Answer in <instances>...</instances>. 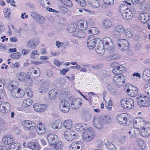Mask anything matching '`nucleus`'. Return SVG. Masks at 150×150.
<instances>
[{
  "label": "nucleus",
  "mask_w": 150,
  "mask_h": 150,
  "mask_svg": "<svg viewBox=\"0 0 150 150\" xmlns=\"http://www.w3.org/2000/svg\"><path fill=\"white\" fill-rule=\"evenodd\" d=\"M3 143L5 144L9 145L14 142L13 139L11 135L7 134L2 139Z\"/></svg>",
  "instance_id": "obj_18"
},
{
  "label": "nucleus",
  "mask_w": 150,
  "mask_h": 150,
  "mask_svg": "<svg viewBox=\"0 0 150 150\" xmlns=\"http://www.w3.org/2000/svg\"><path fill=\"white\" fill-rule=\"evenodd\" d=\"M58 94L57 90L55 89H52L49 92V96L50 99H55L57 97Z\"/></svg>",
  "instance_id": "obj_32"
},
{
  "label": "nucleus",
  "mask_w": 150,
  "mask_h": 150,
  "mask_svg": "<svg viewBox=\"0 0 150 150\" xmlns=\"http://www.w3.org/2000/svg\"><path fill=\"white\" fill-rule=\"evenodd\" d=\"M80 28L82 30H86L88 27L87 23L86 21H80L78 25Z\"/></svg>",
  "instance_id": "obj_34"
},
{
  "label": "nucleus",
  "mask_w": 150,
  "mask_h": 150,
  "mask_svg": "<svg viewBox=\"0 0 150 150\" xmlns=\"http://www.w3.org/2000/svg\"><path fill=\"white\" fill-rule=\"evenodd\" d=\"M88 2L94 8H97L100 6V3L98 0H88Z\"/></svg>",
  "instance_id": "obj_38"
},
{
  "label": "nucleus",
  "mask_w": 150,
  "mask_h": 150,
  "mask_svg": "<svg viewBox=\"0 0 150 150\" xmlns=\"http://www.w3.org/2000/svg\"><path fill=\"white\" fill-rule=\"evenodd\" d=\"M72 126V122L69 120H66L62 123V127L69 129L71 128Z\"/></svg>",
  "instance_id": "obj_36"
},
{
  "label": "nucleus",
  "mask_w": 150,
  "mask_h": 150,
  "mask_svg": "<svg viewBox=\"0 0 150 150\" xmlns=\"http://www.w3.org/2000/svg\"><path fill=\"white\" fill-rule=\"evenodd\" d=\"M40 69L37 67H35L33 78L34 79H36L40 76Z\"/></svg>",
  "instance_id": "obj_43"
},
{
  "label": "nucleus",
  "mask_w": 150,
  "mask_h": 150,
  "mask_svg": "<svg viewBox=\"0 0 150 150\" xmlns=\"http://www.w3.org/2000/svg\"><path fill=\"white\" fill-rule=\"evenodd\" d=\"M21 53L19 52H17L12 54L11 55V58L14 59H18L20 58L21 56Z\"/></svg>",
  "instance_id": "obj_56"
},
{
  "label": "nucleus",
  "mask_w": 150,
  "mask_h": 150,
  "mask_svg": "<svg viewBox=\"0 0 150 150\" xmlns=\"http://www.w3.org/2000/svg\"><path fill=\"white\" fill-rule=\"evenodd\" d=\"M113 82L117 87H120L123 86V84L125 82V81H113Z\"/></svg>",
  "instance_id": "obj_62"
},
{
  "label": "nucleus",
  "mask_w": 150,
  "mask_h": 150,
  "mask_svg": "<svg viewBox=\"0 0 150 150\" xmlns=\"http://www.w3.org/2000/svg\"><path fill=\"white\" fill-rule=\"evenodd\" d=\"M52 127L53 129H59L62 127V123L59 120L54 121L52 124Z\"/></svg>",
  "instance_id": "obj_26"
},
{
  "label": "nucleus",
  "mask_w": 150,
  "mask_h": 150,
  "mask_svg": "<svg viewBox=\"0 0 150 150\" xmlns=\"http://www.w3.org/2000/svg\"><path fill=\"white\" fill-rule=\"evenodd\" d=\"M72 35L79 38H83L85 36L84 33L81 30H76L74 33H73Z\"/></svg>",
  "instance_id": "obj_42"
},
{
  "label": "nucleus",
  "mask_w": 150,
  "mask_h": 150,
  "mask_svg": "<svg viewBox=\"0 0 150 150\" xmlns=\"http://www.w3.org/2000/svg\"><path fill=\"white\" fill-rule=\"evenodd\" d=\"M139 127H135L134 128H132L130 130V131L128 132V133L131 136L136 138L138 135L137 132L139 131Z\"/></svg>",
  "instance_id": "obj_31"
},
{
  "label": "nucleus",
  "mask_w": 150,
  "mask_h": 150,
  "mask_svg": "<svg viewBox=\"0 0 150 150\" xmlns=\"http://www.w3.org/2000/svg\"><path fill=\"white\" fill-rule=\"evenodd\" d=\"M120 57V56L119 54H115L109 56V58L111 59V60H115L119 59Z\"/></svg>",
  "instance_id": "obj_61"
},
{
  "label": "nucleus",
  "mask_w": 150,
  "mask_h": 150,
  "mask_svg": "<svg viewBox=\"0 0 150 150\" xmlns=\"http://www.w3.org/2000/svg\"><path fill=\"white\" fill-rule=\"evenodd\" d=\"M125 35L127 37L131 38L133 35V31L130 29H127L125 32Z\"/></svg>",
  "instance_id": "obj_58"
},
{
  "label": "nucleus",
  "mask_w": 150,
  "mask_h": 150,
  "mask_svg": "<svg viewBox=\"0 0 150 150\" xmlns=\"http://www.w3.org/2000/svg\"><path fill=\"white\" fill-rule=\"evenodd\" d=\"M45 84H43L40 87L39 91L40 93H44L47 91V88L45 86Z\"/></svg>",
  "instance_id": "obj_57"
},
{
  "label": "nucleus",
  "mask_w": 150,
  "mask_h": 150,
  "mask_svg": "<svg viewBox=\"0 0 150 150\" xmlns=\"http://www.w3.org/2000/svg\"><path fill=\"white\" fill-rule=\"evenodd\" d=\"M115 29L121 34H123L125 31V29L124 28L122 25H117L115 28Z\"/></svg>",
  "instance_id": "obj_47"
},
{
  "label": "nucleus",
  "mask_w": 150,
  "mask_h": 150,
  "mask_svg": "<svg viewBox=\"0 0 150 150\" xmlns=\"http://www.w3.org/2000/svg\"><path fill=\"white\" fill-rule=\"evenodd\" d=\"M38 41L37 42L34 40H31L28 42L26 46L28 47L34 49L38 45Z\"/></svg>",
  "instance_id": "obj_28"
},
{
  "label": "nucleus",
  "mask_w": 150,
  "mask_h": 150,
  "mask_svg": "<svg viewBox=\"0 0 150 150\" xmlns=\"http://www.w3.org/2000/svg\"><path fill=\"white\" fill-rule=\"evenodd\" d=\"M134 100L130 98H125L120 100L122 107L127 110H130L134 107Z\"/></svg>",
  "instance_id": "obj_2"
},
{
  "label": "nucleus",
  "mask_w": 150,
  "mask_h": 150,
  "mask_svg": "<svg viewBox=\"0 0 150 150\" xmlns=\"http://www.w3.org/2000/svg\"><path fill=\"white\" fill-rule=\"evenodd\" d=\"M120 11L122 14V13L124 12V11H128V8H127V5L125 4H121L119 7Z\"/></svg>",
  "instance_id": "obj_49"
},
{
  "label": "nucleus",
  "mask_w": 150,
  "mask_h": 150,
  "mask_svg": "<svg viewBox=\"0 0 150 150\" xmlns=\"http://www.w3.org/2000/svg\"><path fill=\"white\" fill-rule=\"evenodd\" d=\"M63 146L62 143L60 142H56V143L52 144L51 145V146L52 147H54L57 150H60Z\"/></svg>",
  "instance_id": "obj_37"
},
{
  "label": "nucleus",
  "mask_w": 150,
  "mask_h": 150,
  "mask_svg": "<svg viewBox=\"0 0 150 150\" xmlns=\"http://www.w3.org/2000/svg\"><path fill=\"white\" fill-rule=\"evenodd\" d=\"M22 124L25 129L30 130L34 129L36 126L34 122L29 120L23 121Z\"/></svg>",
  "instance_id": "obj_11"
},
{
  "label": "nucleus",
  "mask_w": 150,
  "mask_h": 150,
  "mask_svg": "<svg viewBox=\"0 0 150 150\" xmlns=\"http://www.w3.org/2000/svg\"><path fill=\"white\" fill-rule=\"evenodd\" d=\"M94 126L99 129H103L104 127V122L100 116H96L93 121Z\"/></svg>",
  "instance_id": "obj_8"
},
{
  "label": "nucleus",
  "mask_w": 150,
  "mask_h": 150,
  "mask_svg": "<svg viewBox=\"0 0 150 150\" xmlns=\"http://www.w3.org/2000/svg\"><path fill=\"white\" fill-rule=\"evenodd\" d=\"M81 100L79 98L73 100L71 103V105H74V109L79 108L82 104Z\"/></svg>",
  "instance_id": "obj_30"
},
{
  "label": "nucleus",
  "mask_w": 150,
  "mask_h": 150,
  "mask_svg": "<svg viewBox=\"0 0 150 150\" xmlns=\"http://www.w3.org/2000/svg\"><path fill=\"white\" fill-rule=\"evenodd\" d=\"M62 4L70 7H72V4L70 0H59Z\"/></svg>",
  "instance_id": "obj_48"
},
{
  "label": "nucleus",
  "mask_w": 150,
  "mask_h": 150,
  "mask_svg": "<svg viewBox=\"0 0 150 150\" xmlns=\"http://www.w3.org/2000/svg\"><path fill=\"white\" fill-rule=\"evenodd\" d=\"M104 26L105 28H108L111 26L112 24L111 22L108 20H104L103 22Z\"/></svg>",
  "instance_id": "obj_52"
},
{
  "label": "nucleus",
  "mask_w": 150,
  "mask_h": 150,
  "mask_svg": "<svg viewBox=\"0 0 150 150\" xmlns=\"http://www.w3.org/2000/svg\"><path fill=\"white\" fill-rule=\"evenodd\" d=\"M10 105L8 103H3L0 107V110L4 113L10 112Z\"/></svg>",
  "instance_id": "obj_15"
},
{
  "label": "nucleus",
  "mask_w": 150,
  "mask_h": 150,
  "mask_svg": "<svg viewBox=\"0 0 150 150\" xmlns=\"http://www.w3.org/2000/svg\"><path fill=\"white\" fill-rule=\"evenodd\" d=\"M128 11H124V12L122 13V16L125 19H129L133 17V15L132 12L129 10Z\"/></svg>",
  "instance_id": "obj_24"
},
{
  "label": "nucleus",
  "mask_w": 150,
  "mask_h": 150,
  "mask_svg": "<svg viewBox=\"0 0 150 150\" xmlns=\"http://www.w3.org/2000/svg\"><path fill=\"white\" fill-rule=\"evenodd\" d=\"M119 65V64L116 62H114L111 64V66L113 68L112 72L114 74L123 73L124 72H125V67L122 65Z\"/></svg>",
  "instance_id": "obj_6"
},
{
  "label": "nucleus",
  "mask_w": 150,
  "mask_h": 150,
  "mask_svg": "<svg viewBox=\"0 0 150 150\" xmlns=\"http://www.w3.org/2000/svg\"><path fill=\"white\" fill-rule=\"evenodd\" d=\"M103 44L104 45L106 49L110 52H112L114 49V45L110 38L105 37L103 39Z\"/></svg>",
  "instance_id": "obj_5"
},
{
  "label": "nucleus",
  "mask_w": 150,
  "mask_h": 150,
  "mask_svg": "<svg viewBox=\"0 0 150 150\" xmlns=\"http://www.w3.org/2000/svg\"><path fill=\"white\" fill-rule=\"evenodd\" d=\"M103 41L100 39L98 38L96 39V43L94 47L97 53L100 55H103L105 52Z\"/></svg>",
  "instance_id": "obj_3"
},
{
  "label": "nucleus",
  "mask_w": 150,
  "mask_h": 150,
  "mask_svg": "<svg viewBox=\"0 0 150 150\" xmlns=\"http://www.w3.org/2000/svg\"><path fill=\"white\" fill-rule=\"evenodd\" d=\"M107 148L109 150H116V148L115 145L110 142H107L105 143Z\"/></svg>",
  "instance_id": "obj_45"
},
{
  "label": "nucleus",
  "mask_w": 150,
  "mask_h": 150,
  "mask_svg": "<svg viewBox=\"0 0 150 150\" xmlns=\"http://www.w3.org/2000/svg\"><path fill=\"white\" fill-rule=\"evenodd\" d=\"M70 104L67 100H62L59 103V109L62 112L66 113L69 111Z\"/></svg>",
  "instance_id": "obj_7"
},
{
  "label": "nucleus",
  "mask_w": 150,
  "mask_h": 150,
  "mask_svg": "<svg viewBox=\"0 0 150 150\" xmlns=\"http://www.w3.org/2000/svg\"><path fill=\"white\" fill-rule=\"evenodd\" d=\"M91 30H88V32L89 33H92L93 35H96L98 33V29L92 27Z\"/></svg>",
  "instance_id": "obj_53"
},
{
  "label": "nucleus",
  "mask_w": 150,
  "mask_h": 150,
  "mask_svg": "<svg viewBox=\"0 0 150 150\" xmlns=\"http://www.w3.org/2000/svg\"><path fill=\"white\" fill-rule=\"evenodd\" d=\"M20 147V144L18 143H15L12 144L9 146L8 148L9 149L11 150H18Z\"/></svg>",
  "instance_id": "obj_40"
},
{
  "label": "nucleus",
  "mask_w": 150,
  "mask_h": 150,
  "mask_svg": "<svg viewBox=\"0 0 150 150\" xmlns=\"http://www.w3.org/2000/svg\"><path fill=\"white\" fill-rule=\"evenodd\" d=\"M27 146L28 148L33 150H40L41 148V146L38 143L34 142L29 143L28 144Z\"/></svg>",
  "instance_id": "obj_21"
},
{
  "label": "nucleus",
  "mask_w": 150,
  "mask_h": 150,
  "mask_svg": "<svg viewBox=\"0 0 150 150\" xmlns=\"http://www.w3.org/2000/svg\"><path fill=\"white\" fill-rule=\"evenodd\" d=\"M127 92H128L131 96L135 97L138 94V88L134 86H132L131 88L127 89Z\"/></svg>",
  "instance_id": "obj_19"
},
{
  "label": "nucleus",
  "mask_w": 150,
  "mask_h": 150,
  "mask_svg": "<svg viewBox=\"0 0 150 150\" xmlns=\"http://www.w3.org/2000/svg\"><path fill=\"white\" fill-rule=\"evenodd\" d=\"M5 17L6 18H8L10 19L9 15L11 13V10L9 8H6L4 10Z\"/></svg>",
  "instance_id": "obj_46"
},
{
  "label": "nucleus",
  "mask_w": 150,
  "mask_h": 150,
  "mask_svg": "<svg viewBox=\"0 0 150 150\" xmlns=\"http://www.w3.org/2000/svg\"><path fill=\"white\" fill-rule=\"evenodd\" d=\"M35 21L40 24H43L45 23V19L42 16H38V18H35Z\"/></svg>",
  "instance_id": "obj_50"
},
{
  "label": "nucleus",
  "mask_w": 150,
  "mask_h": 150,
  "mask_svg": "<svg viewBox=\"0 0 150 150\" xmlns=\"http://www.w3.org/2000/svg\"><path fill=\"white\" fill-rule=\"evenodd\" d=\"M11 88H12V89H11L10 90L11 91V93L12 95L15 98H17V93L18 91V88L16 86H15L14 88H13L14 87V85H11Z\"/></svg>",
  "instance_id": "obj_41"
},
{
  "label": "nucleus",
  "mask_w": 150,
  "mask_h": 150,
  "mask_svg": "<svg viewBox=\"0 0 150 150\" xmlns=\"http://www.w3.org/2000/svg\"><path fill=\"white\" fill-rule=\"evenodd\" d=\"M116 119L117 122L124 126H125L127 123V118L124 116V113L118 114Z\"/></svg>",
  "instance_id": "obj_13"
},
{
  "label": "nucleus",
  "mask_w": 150,
  "mask_h": 150,
  "mask_svg": "<svg viewBox=\"0 0 150 150\" xmlns=\"http://www.w3.org/2000/svg\"><path fill=\"white\" fill-rule=\"evenodd\" d=\"M149 15L148 13H143L139 17L140 21L142 23H146L149 19Z\"/></svg>",
  "instance_id": "obj_27"
},
{
  "label": "nucleus",
  "mask_w": 150,
  "mask_h": 150,
  "mask_svg": "<svg viewBox=\"0 0 150 150\" xmlns=\"http://www.w3.org/2000/svg\"><path fill=\"white\" fill-rule=\"evenodd\" d=\"M122 73H118L117 74H114L115 76L113 78V81H125V76L122 74Z\"/></svg>",
  "instance_id": "obj_25"
},
{
  "label": "nucleus",
  "mask_w": 150,
  "mask_h": 150,
  "mask_svg": "<svg viewBox=\"0 0 150 150\" xmlns=\"http://www.w3.org/2000/svg\"><path fill=\"white\" fill-rule=\"evenodd\" d=\"M145 120L144 118L141 117H137L133 121V125L134 127L138 126H141L144 123Z\"/></svg>",
  "instance_id": "obj_17"
},
{
  "label": "nucleus",
  "mask_w": 150,
  "mask_h": 150,
  "mask_svg": "<svg viewBox=\"0 0 150 150\" xmlns=\"http://www.w3.org/2000/svg\"><path fill=\"white\" fill-rule=\"evenodd\" d=\"M40 5L43 7L46 8L47 6H46L47 4H49L50 3L47 2V0H38Z\"/></svg>",
  "instance_id": "obj_51"
},
{
  "label": "nucleus",
  "mask_w": 150,
  "mask_h": 150,
  "mask_svg": "<svg viewBox=\"0 0 150 150\" xmlns=\"http://www.w3.org/2000/svg\"><path fill=\"white\" fill-rule=\"evenodd\" d=\"M47 107V105L41 104H36L34 106H33V108L35 110L38 112H42L44 111Z\"/></svg>",
  "instance_id": "obj_16"
},
{
  "label": "nucleus",
  "mask_w": 150,
  "mask_h": 150,
  "mask_svg": "<svg viewBox=\"0 0 150 150\" xmlns=\"http://www.w3.org/2000/svg\"><path fill=\"white\" fill-rule=\"evenodd\" d=\"M81 144V142L79 141L73 143L70 146V150H80Z\"/></svg>",
  "instance_id": "obj_23"
},
{
  "label": "nucleus",
  "mask_w": 150,
  "mask_h": 150,
  "mask_svg": "<svg viewBox=\"0 0 150 150\" xmlns=\"http://www.w3.org/2000/svg\"><path fill=\"white\" fill-rule=\"evenodd\" d=\"M35 67L31 68L28 70V73L30 77H33V73H34Z\"/></svg>",
  "instance_id": "obj_64"
},
{
  "label": "nucleus",
  "mask_w": 150,
  "mask_h": 150,
  "mask_svg": "<svg viewBox=\"0 0 150 150\" xmlns=\"http://www.w3.org/2000/svg\"><path fill=\"white\" fill-rule=\"evenodd\" d=\"M59 10L60 13L62 14H64L68 11V9L64 6L59 7Z\"/></svg>",
  "instance_id": "obj_60"
},
{
  "label": "nucleus",
  "mask_w": 150,
  "mask_h": 150,
  "mask_svg": "<svg viewBox=\"0 0 150 150\" xmlns=\"http://www.w3.org/2000/svg\"><path fill=\"white\" fill-rule=\"evenodd\" d=\"M138 103L140 107H147L150 105V99L146 96L140 95L137 97Z\"/></svg>",
  "instance_id": "obj_1"
},
{
  "label": "nucleus",
  "mask_w": 150,
  "mask_h": 150,
  "mask_svg": "<svg viewBox=\"0 0 150 150\" xmlns=\"http://www.w3.org/2000/svg\"><path fill=\"white\" fill-rule=\"evenodd\" d=\"M77 26L75 23L70 24L67 29V31L69 33H74L76 30Z\"/></svg>",
  "instance_id": "obj_33"
},
{
  "label": "nucleus",
  "mask_w": 150,
  "mask_h": 150,
  "mask_svg": "<svg viewBox=\"0 0 150 150\" xmlns=\"http://www.w3.org/2000/svg\"><path fill=\"white\" fill-rule=\"evenodd\" d=\"M46 130L45 126L44 124L40 122L37 125V128L36 131L38 133L40 134H44Z\"/></svg>",
  "instance_id": "obj_20"
},
{
  "label": "nucleus",
  "mask_w": 150,
  "mask_h": 150,
  "mask_svg": "<svg viewBox=\"0 0 150 150\" xmlns=\"http://www.w3.org/2000/svg\"><path fill=\"white\" fill-rule=\"evenodd\" d=\"M143 77L146 81H149L150 80V69H149L146 68L144 70Z\"/></svg>",
  "instance_id": "obj_29"
},
{
  "label": "nucleus",
  "mask_w": 150,
  "mask_h": 150,
  "mask_svg": "<svg viewBox=\"0 0 150 150\" xmlns=\"http://www.w3.org/2000/svg\"><path fill=\"white\" fill-rule=\"evenodd\" d=\"M116 43L119 47L120 50L121 51L126 50L129 48V42L125 39H117L116 40Z\"/></svg>",
  "instance_id": "obj_4"
},
{
  "label": "nucleus",
  "mask_w": 150,
  "mask_h": 150,
  "mask_svg": "<svg viewBox=\"0 0 150 150\" xmlns=\"http://www.w3.org/2000/svg\"><path fill=\"white\" fill-rule=\"evenodd\" d=\"M75 0L81 7H84L86 6V2L84 0Z\"/></svg>",
  "instance_id": "obj_63"
},
{
  "label": "nucleus",
  "mask_w": 150,
  "mask_h": 150,
  "mask_svg": "<svg viewBox=\"0 0 150 150\" xmlns=\"http://www.w3.org/2000/svg\"><path fill=\"white\" fill-rule=\"evenodd\" d=\"M139 133L144 137H149L150 135V128L148 127H142V129L139 131Z\"/></svg>",
  "instance_id": "obj_22"
},
{
  "label": "nucleus",
  "mask_w": 150,
  "mask_h": 150,
  "mask_svg": "<svg viewBox=\"0 0 150 150\" xmlns=\"http://www.w3.org/2000/svg\"><path fill=\"white\" fill-rule=\"evenodd\" d=\"M108 91L113 95H115L116 94V91L114 87L111 86L110 84L108 83L106 86Z\"/></svg>",
  "instance_id": "obj_35"
},
{
  "label": "nucleus",
  "mask_w": 150,
  "mask_h": 150,
  "mask_svg": "<svg viewBox=\"0 0 150 150\" xmlns=\"http://www.w3.org/2000/svg\"><path fill=\"white\" fill-rule=\"evenodd\" d=\"M82 136L84 141L87 142L92 140L95 136L93 132H91L89 129H87L83 133Z\"/></svg>",
  "instance_id": "obj_9"
},
{
  "label": "nucleus",
  "mask_w": 150,
  "mask_h": 150,
  "mask_svg": "<svg viewBox=\"0 0 150 150\" xmlns=\"http://www.w3.org/2000/svg\"><path fill=\"white\" fill-rule=\"evenodd\" d=\"M18 91L17 93V98H19L22 97L25 94L24 91L20 88H18Z\"/></svg>",
  "instance_id": "obj_59"
},
{
  "label": "nucleus",
  "mask_w": 150,
  "mask_h": 150,
  "mask_svg": "<svg viewBox=\"0 0 150 150\" xmlns=\"http://www.w3.org/2000/svg\"><path fill=\"white\" fill-rule=\"evenodd\" d=\"M104 122V124H107L110 123L111 122V117L110 116L108 115H102L100 116Z\"/></svg>",
  "instance_id": "obj_39"
},
{
  "label": "nucleus",
  "mask_w": 150,
  "mask_h": 150,
  "mask_svg": "<svg viewBox=\"0 0 150 150\" xmlns=\"http://www.w3.org/2000/svg\"><path fill=\"white\" fill-rule=\"evenodd\" d=\"M112 33L114 37L117 39L120 37L121 34H122L119 32V31L115 29L112 31Z\"/></svg>",
  "instance_id": "obj_54"
},
{
  "label": "nucleus",
  "mask_w": 150,
  "mask_h": 150,
  "mask_svg": "<svg viewBox=\"0 0 150 150\" xmlns=\"http://www.w3.org/2000/svg\"><path fill=\"white\" fill-rule=\"evenodd\" d=\"M47 139L51 146L52 144L56 143V142H58V138L57 135L53 134H48L47 136Z\"/></svg>",
  "instance_id": "obj_14"
},
{
  "label": "nucleus",
  "mask_w": 150,
  "mask_h": 150,
  "mask_svg": "<svg viewBox=\"0 0 150 150\" xmlns=\"http://www.w3.org/2000/svg\"><path fill=\"white\" fill-rule=\"evenodd\" d=\"M32 101L30 99H27L24 100L23 102V107L26 108L31 105L32 103Z\"/></svg>",
  "instance_id": "obj_44"
},
{
  "label": "nucleus",
  "mask_w": 150,
  "mask_h": 150,
  "mask_svg": "<svg viewBox=\"0 0 150 150\" xmlns=\"http://www.w3.org/2000/svg\"><path fill=\"white\" fill-rule=\"evenodd\" d=\"M139 4L141 5L140 6V8L142 10L146 9L149 6V4L147 3L144 2V1L143 3Z\"/></svg>",
  "instance_id": "obj_55"
},
{
  "label": "nucleus",
  "mask_w": 150,
  "mask_h": 150,
  "mask_svg": "<svg viewBox=\"0 0 150 150\" xmlns=\"http://www.w3.org/2000/svg\"><path fill=\"white\" fill-rule=\"evenodd\" d=\"M76 136V132L72 129H69L65 131L64 133V137L67 140L71 141L74 139Z\"/></svg>",
  "instance_id": "obj_10"
},
{
  "label": "nucleus",
  "mask_w": 150,
  "mask_h": 150,
  "mask_svg": "<svg viewBox=\"0 0 150 150\" xmlns=\"http://www.w3.org/2000/svg\"><path fill=\"white\" fill-rule=\"evenodd\" d=\"M96 43V39L93 35L89 36L87 40V45L91 49H93Z\"/></svg>",
  "instance_id": "obj_12"
}]
</instances>
